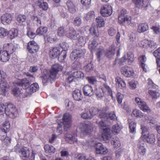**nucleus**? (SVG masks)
<instances>
[{"label":"nucleus","instance_id":"nucleus-1","mask_svg":"<svg viewBox=\"0 0 160 160\" xmlns=\"http://www.w3.org/2000/svg\"><path fill=\"white\" fill-rule=\"evenodd\" d=\"M63 67L59 64H55L53 65L51 69L48 72L47 70H45L42 73L41 77L42 78V81L43 84L46 83L48 82L54 81L56 78L58 72L61 71Z\"/></svg>","mask_w":160,"mask_h":160},{"label":"nucleus","instance_id":"nucleus-2","mask_svg":"<svg viewBox=\"0 0 160 160\" xmlns=\"http://www.w3.org/2000/svg\"><path fill=\"white\" fill-rule=\"evenodd\" d=\"M83 148L86 149H91L92 147L95 148V151L97 154L105 155L106 154L108 150L106 147L103 144L95 140H91L90 141H86L82 143Z\"/></svg>","mask_w":160,"mask_h":160},{"label":"nucleus","instance_id":"nucleus-3","mask_svg":"<svg viewBox=\"0 0 160 160\" xmlns=\"http://www.w3.org/2000/svg\"><path fill=\"white\" fill-rule=\"evenodd\" d=\"M97 123L101 128H103L102 139L106 143L108 142L112 135L109 125L107 124V121L102 119L98 122H97Z\"/></svg>","mask_w":160,"mask_h":160},{"label":"nucleus","instance_id":"nucleus-4","mask_svg":"<svg viewBox=\"0 0 160 160\" xmlns=\"http://www.w3.org/2000/svg\"><path fill=\"white\" fill-rule=\"evenodd\" d=\"M63 122L58 123L57 128V132L59 134L62 133V125H63V128L65 130H68L71 126V116L68 113H65L62 118Z\"/></svg>","mask_w":160,"mask_h":160},{"label":"nucleus","instance_id":"nucleus-5","mask_svg":"<svg viewBox=\"0 0 160 160\" xmlns=\"http://www.w3.org/2000/svg\"><path fill=\"white\" fill-rule=\"evenodd\" d=\"M115 49L116 47L115 45L112 44L110 47L107 52H105L103 47H99L98 48V50L96 53L99 61H100V59L105 56L109 58H111L114 54Z\"/></svg>","mask_w":160,"mask_h":160},{"label":"nucleus","instance_id":"nucleus-6","mask_svg":"<svg viewBox=\"0 0 160 160\" xmlns=\"http://www.w3.org/2000/svg\"><path fill=\"white\" fill-rule=\"evenodd\" d=\"M66 54V52L61 51L59 48L55 47L50 51L49 55L52 58H58V60L61 62L65 58Z\"/></svg>","mask_w":160,"mask_h":160},{"label":"nucleus","instance_id":"nucleus-7","mask_svg":"<svg viewBox=\"0 0 160 160\" xmlns=\"http://www.w3.org/2000/svg\"><path fill=\"white\" fill-rule=\"evenodd\" d=\"M92 124L85 122L79 123L77 126V131L84 135L90 134L92 131Z\"/></svg>","mask_w":160,"mask_h":160},{"label":"nucleus","instance_id":"nucleus-8","mask_svg":"<svg viewBox=\"0 0 160 160\" xmlns=\"http://www.w3.org/2000/svg\"><path fill=\"white\" fill-rule=\"evenodd\" d=\"M27 75L29 77L22 79L17 80L15 82L16 84L18 85H21L22 87L26 90L27 88L29 87L30 82L34 81L35 79L33 76L29 73H28Z\"/></svg>","mask_w":160,"mask_h":160},{"label":"nucleus","instance_id":"nucleus-9","mask_svg":"<svg viewBox=\"0 0 160 160\" xmlns=\"http://www.w3.org/2000/svg\"><path fill=\"white\" fill-rule=\"evenodd\" d=\"M109 94L112 93V90L109 87L107 84H104L101 86V88L97 89L96 92V95L99 99H101L104 95L106 92Z\"/></svg>","mask_w":160,"mask_h":160},{"label":"nucleus","instance_id":"nucleus-10","mask_svg":"<svg viewBox=\"0 0 160 160\" xmlns=\"http://www.w3.org/2000/svg\"><path fill=\"white\" fill-rule=\"evenodd\" d=\"M86 53V50L83 48L74 50L71 53L70 58L73 61H76L78 58L83 57Z\"/></svg>","mask_w":160,"mask_h":160},{"label":"nucleus","instance_id":"nucleus-11","mask_svg":"<svg viewBox=\"0 0 160 160\" xmlns=\"http://www.w3.org/2000/svg\"><path fill=\"white\" fill-rule=\"evenodd\" d=\"M6 114L8 117L14 118L18 116V112L15 106L11 104L7 106L5 112Z\"/></svg>","mask_w":160,"mask_h":160},{"label":"nucleus","instance_id":"nucleus-12","mask_svg":"<svg viewBox=\"0 0 160 160\" xmlns=\"http://www.w3.org/2000/svg\"><path fill=\"white\" fill-rule=\"evenodd\" d=\"M84 77L83 73L80 71H76L71 73L68 76L67 82L70 83L73 81L74 82L81 79H82Z\"/></svg>","mask_w":160,"mask_h":160},{"label":"nucleus","instance_id":"nucleus-13","mask_svg":"<svg viewBox=\"0 0 160 160\" xmlns=\"http://www.w3.org/2000/svg\"><path fill=\"white\" fill-rule=\"evenodd\" d=\"M112 13V7L108 5H104L100 9V13L103 17H107L110 16Z\"/></svg>","mask_w":160,"mask_h":160},{"label":"nucleus","instance_id":"nucleus-14","mask_svg":"<svg viewBox=\"0 0 160 160\" xmlns=\"http://www.w3.org/2000/svg\"><path fill=\"white\" fill-rule=\"evenodd\" d=\"M135 101L136 104L142 111L147 112H150V109L147 105L146 103L139 98L136 97Z\"/></svg>","mask_w":160,"mask_h":160},{"label":"nucleus","instance_id":"nucleus-15","mask_svg":"<svg viewBox=\"0 0 160 160\" xmlns=\"http://www.w3.org/2000/svg\"><path fill=\"white\" fill-rule=\"evenodd\" d=\"M5 79H1L0 80V93L3 96H5L9 88V86L6 82Z\"/></svg>","mask_w":160,"mask_h":160},{"label":"nucleus","instance_id":"nucleus-16","mask_svg":"<svg viewBox=\"0 0 160 160\" xmlns=\"http://www.w3.org/2000/svg\"><path fill=\"white\" fill-rule=\"evenodd\" d=\"M143 140V141H147L148 143H153L155 141V137L154 134L149 133L147 135H143L139 139L140 142H141V140ZM141 144L143 143L140 142Z\"/></svg>","mask_w":160,"mask_h":160},{"label":"nucleus","instance_id":"nucleus-17","mask_svg":"<svg viewBox=\"0 0 160 160\" xmlns=\"http://www.w3.org/2000/svg\"><path fill=\"white\" fill-rule=\"evenodd\" d=\"M10 123L8 120H6L1 125L0 128V135L7 134L10 129Z\"/></svg>","mask_w":160,"mask_h":160},{"label":"nucleus","instance_id":"nucleus-18","mask_svg":"<svg viewBox=\"0 0 160 160\" xmlns=\"http://www.w3.org/2000/svg\"><path fill=\"white\" fill-rule=\"evenodd\" d=\"M27 49L29 52L31 53L37 52L39 49V47L34 41H30L28 43Z\"/></svg>","mask_w":160,"mask_h":160},{"label":"nucleus","instance_id":"nucleus-19","mask_svg":"<svg viewBox=\"0 0 160 160\" xmlns=\"http://www.w3.org/2000/svg\"><path fill=\"white\" fill-rule=\"evenodd\" d=\"M121 72L125 76L127 77L133 76L134 72L132 69L128 67H123L121 68Z\"/></svg>","mask_w":160,"mask_h":160},{"label":"nucleus","instance_id":"nucleus-20","mask_svg":"<svg viewBox=\"0 0 160 160\" xmlns=\"http://www.w3.org/2000/svg\"><path fill=\"white\" fill-rule=\"evenodd\" d=\"M2 23L4 25L9 24L12 20V17L11 14L6 13L2 15L1 17Z\"/></svg>","mask_w":160,"mask_h":160},{"label":"nucleus","instance_id":"nucleus-21","mask_svg":"<svg viewBox=\"0 0 160 160\" xmlns=\"http://www.w3.org/2000/svg\"><path fill=\"white\" fill-rule=\"evenodd\" d=\"M66 32V36L68 38L73 40H76L78 38V35L72 28H68Z\"/></svg>","mask_w":160,"mask_h":160},{"label":"nucleus","instance_id":"nucleus-22","mask_svg":"<svg viewBox=\"0 0 160 160\" xmlns=\"http://www.w3.org/2000/svg\"><path fill=\"white\" fill-rule=\"evenodd\" d=\"M34 8H35L36 6H37L39 8L44 11H47L48 8V4L42 0H39L36 1L34 4L32 5Z\"/></svg>","mask_w":160,"mask_h":160},{"label":"nucleus","instance_id":"nucleus-23","mask_svg":"<svg viewBox=\"0 0 160 160\" xmlns=\"http://www.w3.org/2000/svg\"><path fill=\"white\" fill-rule=\"evenodd\" d=\"M84 94L86 96L90 97L94 93L92 87L89 85H86L83 88Z\"/></svg>","mask_w":160,"mask_h":160},{"label":"nucleus","instance_id":"nucleus-24","mask_svg":"<svg viewBox=\"0 0 160 160\" xmlns=\"http://www.w3.org/2000/svg\"><path fill=\"white\" fill-rule=\"evenodd\" d=\"M136 6L139 8H146L148 5L147 0H132Z\"/></svg>","mask_w":160,"mask_h":160},{"label":"nucleus","instance_id":"nucleus-25","mask_svg":"<svg viewBox=\"0 0 160 160\" xmlns=\"http://www.w3.org/2000/svg\"><path fill=\"white\" fill-rule=\"evenodd\" d=\"M122 21H119V22L120 24H127L131 26H133L135 25V23L133 21L131 17L126 16V17L122 19Z\"/></svg>","mask_w":160,"mask_h":160},{"label":"nucleus","instance_id":"nucleus-26","mask_svg":"<svg viewBox=\"0 0 160 160\" xmlns=\"http://www.w3.org/2000/svg\"><path fill=\"white\" fill-rule=\"evenodd\" d=\"M10 55L7 51L2 50L0 52V60L3 62H6L10 59Z\"/></svg>","mask_w":160,"mask_h":160},{"label":"nucleus","instance_id":"nucleus-27","mask_svg":"<svg viewBox=\"0 0 160 160\" xmlns=\"http://www.w3.org/2000/svg\"><path fill=\"white\" fill-rule=\"evenodd\" d=\"M39 88V86L38 83H35L31 84L29 87L27 88L26 91L28 95H30L38 90Z\"/></svg>","mask_w":160,"mask_h":160},{"label":"nucleus","instance_id":"nucleus-28","mask_svg":"<svg viewBox=\"0 0 160 160\" xmlns=\"http://www.w3.org/2000/svg\"><path fill=\"white\" fill-rule=\"evenodd\" d=\"M66 5L68 11L71 13H73L76 11V4L72 1L68 0L66 2Z\"/></svg>","mask_w":160,"mask_h":160},{"label":"nucleus","instance_id":"nucleus-29","mask_svg":"<svg viewBox=\"0 0 160 160\" xmlns=\"http://www.w3.org/2000/svg\"><path fill=\"white\" fill-rule=\"evenodd\" d=\"M44 39L48 42L52 43L57 40L55 33L54 32H51L48 33L46 36H44Z\"/></svg>","mask_w":160,"mask_h":160},{"label":"nucleus","instance_id":"nucleus-30","mask_svg":"<svg viewBox=\"0 0 160 160\" xmlns=\"http://www.w3.org/2000/svg\"><path fill=\"white\" fill-rule=\"evenodd\" d=\"M116 85L120 88H125L126 84L125 82L120 77H117L115 78Z\"/></svg>","mask_w":160,"mask_h":160},{"label":"nucleus","instance_id":"nucleus-31","mask_svg":"<svg viewBox=\"0 0 160 160\" xmlns=\"http://www.w3.org/2000/svg\"><path fill=\"white\" fill-rule=\"evenodd\" d=\"M101 46H98L96 43V40L95 39H92L89 42L88 47L91 52H93L96 50V48H97V52L98 50V48Z\"/></svg>","mask_w":160,"mask_h":160},{"label":"nucleus","instance_id":"nucleus-32","mask_svg":"<svg viewBox=\"0 0 160 160\" xmlns=\"http://www.w3.org/2000/svg\"><path fill=\"white\" fill-rule=\"evenodd\" d=\"M4 51H7L10 54L13 53L14 51V48L13 45L11 43H5L3 46Z\"/></svg>","mask_w":160,"mask_h":160},{"label":"nucleus","instance_id":"nucleus-33","mask_svg":"<svg viewBox=\"0 0 160 160\" xmlns=\"http://www.w3.org/2000/svg\"><path fill=\"white\" fill-rule=\"evenodd\" d=\"M4 51H7L10 54L13 53L14 51V48L13 45L11 43H5L3 46Z\"/></svg>","mask_w":160,"mask_h":160},{"label":"nucleus","instance_id":"nucleus-34","mask_svg":"<svg viewBox=\"0 0 160 160\" xmlns=\"http://www.w3.org/2000/svg\"><path fill=\"white\" fill-rule=\"evenodd\" d=\"M73 98L76 101H79L82 98V95L81 91L79 89H76L73 92Z\"/></svg>","mask_w":160,"mask_h":160},{"label":"nucleus","instance_id":"nucleus-35","mask_svg":"<svg viewBox=\"0 0 160 160\" xmlns=\"http://www.w3.org/2000/svg\"><path fill=\"white\" fill-rule=\"evenodd\" d=\"M65 139L69 143H74L77 141V139L74 135L67 134L65 135Z\"/></svg>","mask_w":160,"mask_h":160},{"label":"nucleus","instance_id":"nucleus-36","mask_svg":"<svg viewBox=\"0 0 160 160\" xmlns=\"http://www.w3.org/2000/svg\"><path fill=\"white\" fill-rule=\"evenodd\" d=\"M7 135H0V139L2 141L4 145L8 146L10 144L11 139L9 137H7Z\"/></svg>","mask_w":160,"mask_h":160},{"label":"nucleus","instance_id":"nucleus-37","mask_svg":"<svg viewBox=\"0 0 160 160\" xmlns=\"http://www.w3.org/2000/svg\"><path fill=\"white\" fill-rule=\"evenodd\" d=\"M95 114L94 112H92L91 110L89 111V110L86 109L84 112L82 113L81 117L84 119L90 118H92V115Z\"/></svg>","mask_w":160,"mask_h":160},{"label":"nucleus","instance_id":"nucleus-38","mask_svg":"<svg viewBox=\"0 0 160 160\" xmlns=\"http://www.w3.org/2000/svg\"><path fill=\"white\" fill-rule=\"evenodd\" d=\"M148 29V24L145 23L139 24L138 26V32L140 33L144 32Z\"/></svg>","mask_w":160,"mask_h":160},{"label":"nucleus","instance_id":"nucleus-39","mask_svg":"<svg viewBox=\"0 0 160 160\" xmlns=\"http://www.w3.org/2000/svg\"><path fill=\"white\" fill-rule=\"evenodd\" d=\"M30 151L28 148L26 147H23L20 149V155L21 157H28L29 156Z\"/></svg>","mask_w":160,"mask_h":160},{"label":"nucleus","instance_id":"nucleus-40","mask_svg":"<svg viewBox=\"0 0 160 160\" xmlns=\"http://www.w3.org/2000/svg\"><path fill=\"white\" fill-rule=\"evenodd\" d=\"M95 17V12L93 11H90L84 16V18L87 21L90 22L93 20Z\"/></svg>","mask_w":160,"mask_h":160},{"label":"nucleus","instance_id":"nucleus-41","mask_svg":"<svg viewBox=\"0 0 160 160\" xmlns=\"http://www.w3.org/2000/svg\"><path fill=\"white\" fill-rule=\"evenodd\" d=\"M47 31L48 28L47 27H41L37 29L36 31V33L37 35L40 36L44 35Z\"/></svg>","mask_w":160,"mask_h":160},{"label":"nucleus","instance_id":"nucleus-42","mask_svg":"<svg viewBox=\"0 0 160 160\" xmlns=\"http://www.w3.org/2000/svg\"><path fill=\"white\" fill-rule=\"evenodd\" d=\"M97 26L98 28H101L104 26L105 21L104 19L101 17H97L96 19Z\"/></svg>","mask_w":160,"mask_h":160},{"label":"nucleus","instance_id":"nucleus-43","mask_svg":"<svg viewBox=\"0 0 160 160\" xmlns=\"http://www.w3.org/2000/svg\"><path fill=\"white\" fill-rule=\"evenodd\" d=\"M129 128L130 133L134 134L136 132V122L134 121H129Z\"/></svg>","mask_w":160,"mask_h":160},{"label":"nucleus","instance_id":"nucleus-44","mask_svg":"<svg viewBox=\"0 0 160 160\" xmlns=\"http://www.w3.org/2000/svg\"><path fill=\"white\" fill-rule=\"evenodd\" d=\"M26 19L25 15L22 14H19L17 17V21L19 25H22L23 24Z\"/></svg>","mask_w":160,"mask_h":160},{"label":"nucleus","instance_id":"nucleus-45","mask_svg":"<svg viewBox=\"0 0 160 160\" xmlns=\"http://www.w3.org/2000/svg\"><path fill=\"white\" fill-rule=\"evenodd\" d=\"M111 144L115 149H117L121 146V142L119 138H115L111 142Z\"/></svg>","mask_w":160,"mask_h":160},{"label":"nucleus","instance_id":"nucleus-46","mask_svg":"<svg viewBox=\"0 0 160 160\" xmlns=\"http://www.w3.org/2000/svg\"><path fill=\"white\" fill-rule=\"evenodd\" d=\"M44 148L46 153H54L55 151V149L54 147L49 144L45 145Z\"/></svg>","mask_w":160,"mask_h":160},{"label":"nucleus","instance_id":"nucleus-47","mask_svg":"<svg viewBox=\"0 0 160 160\" xmlns=\"http://www.w3.org/2000/svg\"><path fill=\"white\" fill-rule=\"evenodd\" d=\"M31 19L34 24H36L38 26H40L41 24V22L40 19L37 16H33L31 17Z\"/></svg>","mask_w":160,"mask_h":160},{"label":"nucleus","instance_id":"nucleus-48","mask_svg":"<svg viewBox=\"0 0 160 160\" xmlns=\"http://www.w3.org/2000/svg\"><path fill=\"white\" fill-rule=\"evenodd\" d=\"M9 33L11 38H14L18 36V30L16 28H12L9 32Z\"/></svg>","mask_w":160,"mask_h":160},{"label":"nucleus","instance_id":"nucleus-49","mask_svg":"<svg viewBox=\"0 0 160 160\" xmlns=\"http://www.w3.org/2000/svg\"><path fill=\"white\" fill-rule=\"evenodd\" d=\"M132 117L136 118H141L143 116L142 112L137 109H135L132 111Z\"/></svg>","mask_w":160,"mask_h":160},{"label":"nucleus","instance_id":"nucleus-50","mask_svg":"<svg viewBox=\"0 0 160 160\" xmlns=\"http://www.w3.org/2000/svg\"><path fill=\"white\" fill-rule=\"evenodd\" d=\"M147 45L148 48L154 49L158 46V44L155 41L152 40H148Z\"/></svg>","mask_w":160,"mask_h":160},{"label":"nucleus","instance_id":"nucleus-51","mask_svg":"<svg viewBox=\"0 0 160 160\" xmlns=\"http://www.w3.org/2000/svg\"><path fill=\"white\" fill-rule=\"evenodd\" d=\"M9 34V32L6 28H0V38H3L7 37Z\"/></svg>","mask_w":160,"mask_h":160},{"label":"nucleus","instance_id":"nucleus-52","mask_svg":"<svg viewBox=\"0 0 160 160\" xmlns=\"http://www.w3.org/2000/svg\"><path fill=\"white\" fill-rule=\"evenodd\" d=\"M125 56H126L127 62L128 64H130L134 60V55L131 52H127V55Z\"/></svg>","mask_w":160,"mask_h":160},{"label":"nucleus","instance_id":"nucleus-53","mask_svg":"<svg viewBox=\"0 0 160 160\" xmlns=\"http://www.w3.org/2000/svg\"><path fill=\"white\" fill-rule=\"evenodd\" d=\"M148 93L150 96H151L153 99L159 97L160 96V93L156 91L152 90H149Z\"/></svg>","mask_w":160,"mask_h":160},{"label":"nucleus","instance_id":"nucleus-54","mask_svg":"<svg viewBox=\"0 0 160 160\" xmlns=\"http://www.w3.org/2000/svg\"><path fill=\"white\" fill-rule=\"evenodd\" d=\"M67 30V29H65L63 27H60L58 30V35L60 37H62L64 35L66 36V31Z\"/></svg>","mask_w":160,"mask_h":160},{"label":"nucleus","instance_id":"nucleus-55","mask_svg":"<svg viewBox=\"0 0 160 160\" xmlns=\"http://www.w3.org/2000/svg\"><path fill=\"white\" fill-rule=\"evenodd\" d=\"M121 129L120 127L118 124L114 125L112 128V132L114 134H117L119 132Z\"/></svg>","mask_w":160,"mask_h":160},{"label":"nucleus","instance_id":"nucleus-56","mask_svg":"<svg viewBox=\"0 0 160 160\" xmlns=\"http://www.w3.org/2000/svg\"><path fill=\"white\" fill-rule=\"evenodd\" d=\"M127 13V11L125 9H122L120 12L118 16V21H123L122 19H124L126 16V14Z\"/></svg>","mask_w":160,"mask_h":160},{"label":"nucleus","instance_id":"nucleus-57","mask_svg":"<svg viewBox=\"0 0 160 160\" xmlns=\"http://www.w3.org/2000/svg\"><path fill=\"white\" fill-rule=\"evenodd\" d=\"M86 42V37L81 36L78 38V44L81 46H84Z\"/></svg>","mask_w":160,"mask_h":160},{"label":"nucleus","instance_id":"nucleus-58","mask_svg":"<svg viewBox=\"0 0 160 160\" xmlns=\"http://www.w3.org/2000/svg\"><path fill=\"white\" fill-rule=\"evenodd\" d=\"M91 33L94 36L98 37L99 35L98 29L95 27L92 26L89 30Z\"/></svg>","mask_w":160,"mask_h":160},{"label":"nucleus","instance_id":"nucleus-59","mask_svg":"<svg viewBox=\"0 0 160 160\" xmlns=\"http://www.w3.org/2000/svg\"><path fill=\"white\" fill-rule=\"evenodd\" d=\"M128 83L130 88L132 89H135L136 88L138 84V82L134 80L131 81L129 82Z\"/></svg>","mask_w":160,"mask_h":160},{"label":"nucleus","instance_id":"nucleus-60","mask_svg":"<svg viewBox=\"0 0 160 160\" xmlns=\"http://www.w3.org/2000/svg\"><path fill=\"white\" fill-rule=\"evenodd\" d=\"M138 148V152L141 155H144L146 152V150L144 146L140 145Z\"/></svg>","mask_w":160,"mask_h":160},{"label":"nucleus","instance_id":"nucleus-61","mask_svg":"<svg viewBox=\"0 0 160 160\" xmlns=\"http://www.w3.org/2000/svg\"><path fill=\"white\" fill-rule=\"evenodd\" d=\"M148 88L155 89L157 88V86L153 83L152 81L150 79H148Z\"/></svg>","mask_w":160,"mask_h":160},{"label":"nucleus","instance_id":"nucleus-62","mask_svg":"<svg viewBox=\"0 0 160 160\" xmlns=\"http://www.w3.org/2000/svg\"><path fill=\"white\" fill-rule=\"evenodd\" d=\"M7 106L2 103H0V115H3L5 113Z\"/></svg>","mask_w":160,"mask_h":160},{"label":"nucleus","instance_id":"nucleus-63","mask_svg":"<svg viewBox=\"0 0 160 160\" xmlns=\"http://www.w3.org/2000/svg\"><path fill=\"white\" fill-rule=\"evenodd\" d=\"M60 46L62 49V50H61V51L66 52V51L68 50L69 47L68 44L65 42H63L60 44Z\"/></svg>","mask_w":160,"mask_h":160},{"label":"nucleus","instance_id":"nucleus-64","mask_svg":"<svg viewBox=\"0 0 160 160\" xmlns=\"http://www.w3.org/2000/svg\"><path fill=\"white\" fill-rule=\"evenodd\" d=\"M85 156L81 154H78L76 155L75 160H86Z\"/></svg>","mask_w":160,"mask_h":160}]
</instances>
